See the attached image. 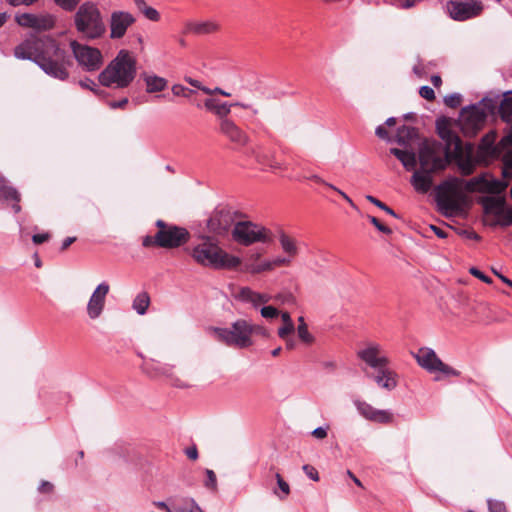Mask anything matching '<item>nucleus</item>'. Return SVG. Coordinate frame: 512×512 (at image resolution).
Wrapping results in <instances>:
<instances>
[{
    "mask_svg": "<svg viewBox=\"0 0 512 512\" xmlns=\"http://www.w3.org/2000/svg\"><path fill=\"white\" fill-rule=\"evenodd\" d=\"M219 131L230 142L238 145L245 146L249 142V136L243 131L233 120L225 119L219 123Z\"/></svg>",
    "mask_w": 512,
    "mask_h": 512,
    "instance_id": "21",
    "label": "nucleus"
},
{
    "mask_svg": "<svg viewBox=\"0 0 512 512\" xmlns=\"http://www.w3.org/2000/svg\"><path fill=\"white\" fill-rule=\"evenodd\" d=\"M488 507L489 512H507L505 504L500 501L489 500Z\"/></svg>",
    "mask_w": 512,
    "mask_h": 512,
    "instance_id": "51",
    "label": "nucleus"
},
{
    "mask_svg": "<svg viewBox=\"0 0 512 512\" xmlns=\"http://www.w3.org/2000/svg\"><path fill=\"white\" fill-rule=\"evenodd\" d=\"M437 132L439 137L445 141V150L448 152H451V149L454 148L459 149V145L463 143L459 135L449 127L447 120L437 122Z\"/></svg>",
    "mask_w": 512,
    "mask_h": 512,
    "instance_id": "23",
    "label": "nucleus"
},
{
    "mask_svg": "<svg viewBox=\"0 0 512 512\" xmlns=\"http://www.w3.org/2000/svg\"><path fill=\"white\" fill-rule=\"evenodd\" d=\"M486 117L485 111L475 105L463 108L460 113L459 123L464 136H476L483 128Z\"/></svg>",
    "mask_w": 512,
    "mask_h": 512,
    "instance_id": "12",
    "label": "nucleus"
},
{
    "mask_svg": "<svg viewBox=\"0 0 512 512\" xmlns=\"http://www.w3.org/2000/svg\"><path fill=\"white\" fill-rule=\"evenodd\" d=\"M403 148H414V144L420 141L416 128L410 126H402L397 130L394 139Z\"/></svg>",
    "mask_w": 512,
    "mask_h": 512,
    "instance_id": "26",
    "label": "nucleus"
},
{
    "mask_svg": "<svg viewBox=\"0 0 512 512\" xmlns=\"http://www.w3.org/2000/svg\"><path fill=\"white\" fill-rule=\"evenodd\" d=\"M502 161L506 168L512 169V150L503 155Z\"/></svg>",
    "mask_w": 512,
    "mask_h": 512,
    "instance_id": "64",
    "label": "nucleus"
},
{
    "mask_svg": "<svg viewBox=\"0 0 512 512\" xmlns=\"http://www.w3.org/2000/svg\"><path fill=\"white\" fill-rule=\"evenodd\" d=\"M17 23L22 27L38 31L50 30L54 26V19L50 15H35L24 13L16 16Z\"/></svg>",
    "mask_w": 512,
    "mask_h": 512,
    "instance_id": "20",
    "label": "nucleus"
},
{
    "mask_svg": "<svg viewBox=\"0 0 512 512\" xmlns=\"http://www.w3.org/2000/svg\"><path fill=\"white\" fill-rule=\"evenodd\" d=\"M357 356L372 368L380 369L388 366L389 359L382 355L378 344H369L365 349L360 350Z\"/></svg>",
    "mask_w": 512,
    "mask_h": 512,
    "instance_id": "22",
    "label": "nucleus"
},
{
    "mask_svg": "<svg viewBox=\"0 0 512 512\" xmlns=\"http://www.w3.org/2000/svg\"><path fill=\"white\" fill-rule=\"evenodd\" d=\"M418 159L422 172L432 174L446 168L451 160V152L445 150L443 156L441 143L423 140L419 143Z\"/></svg>",
    "mask_w": 512,
    "mask_h": 512,
    "instance_id": "6",
    "label": "nucleus"
},
{
    "mask_svg": "<svg viewBox=\"0 0 512 512\" xmlns=\"http://www.w3.org/2000/svg\"><path fill=\"white\" fill-rule=\"evenodd\" d=\"M482 204L486 213L497 214L502 213L505 209V198L503 197H484Z\"/></svg>",
    "mask_w": 512,
    "mask_h": 512,
    "instance_id": "30",
    "label": "nucleus"
},
{
    "mask_svg": "<svg viewBox=\"0 0 512 512\" xmlns=\"http://www.w3.org/2000/svg\"><path fill=\"white\" fill-rule=\"evenodd\" d=\"M303 471L305 472V474L310 478L312 479L313 481H318L319 480V474H318V471L311 465L309 464H306L303 466Z\"/></svg>",
    "mask_w": 512,
    "mask_h": 512,
    "instance_id": "57",
    "label": "nucleus"
},
{
    "mask_svg": "<svg viewBox=\"0 0 512 512\" xmlns=\"http://www.w3.org/2000/svg\"><path fill=\"white\" fill-rule=\"evenodd\" d=\"M297 334L299 339L307 345H311L315 342V338L309 332L308 325L306 324L305 319L302 316L298 318Z\"/></svg>",
    "mask_w": 512,
    "mask_h": 512,
    "instance_id": "34",
    "label": "nucleus"
},
{
    "mask_svg": "<svg viewBox=\"0 0 512 512\" xmlns=\"http://www.w3.org/2000/svg\"><path fill=\"white\" fill-rule=\"evenodd\" d=\"M390 153L402 163L406 170L410 171L416 168L417 154L415 148H391Z\"/></svg>",
    "mask_w": 512,
    "mask_h": 512,
    "instance_id": "27",
    "label": "nucleus"
},
{
    "mask_svg": "<svg viewBox=\"0 0 512 512\" xmlns=\"http://www.w3.org/2000/svg\"><path fill=\"white\" fill-rule=\"evenodd\" d=\"M295 331L294 324H283L277 331L278 336L281 339H287Z\"/></svg>",
    "mask_w": 512,
    "mask_h": 512,
    "instance_id": "47",
    "label": "nucleus"
},
{
    "mask_svg": "<svg viewBox=\"0 0 512 512\" xmlns=\"http://www.w3.org/2000/svg\"><path fill=\"white\" fill-rule=\"evenodd\" d=\"M444 103L450 108H457L462 103V96L458 93H453L444 97Z\"/></svg>",
    "mask_w": 512,
    "mask_h": 512,
    "instance_id": "43",
    "label": "nucleus"
},
{
    "mask_svg": "<svg viewBox=\"0 0 512 512\" xmlns=\"http://www.w3.org/2000/svg\"><path fill=\"white\" fill-rule=\"evenodd\" d=\"M274 269L272 261H265L259 264L246 263L244 270L252 274H258L264 271H270Z\"/></svg>",
    "mask_w": 512,
    "mask_h": 512,
    "instance_id": "38",
    "label": "nucleus"
},
{
    "mask_svg": "<svg viewBox=\"0 0 512 512\" xmlns=\"http://www.w3.org/2000/svg\"><path fill=\"white\" fill-rule=\"evenodd\" d=\"M496 138L497 133L495 131H490L482 137L476 153L477 160L480 163L488 164L491 160L501 156V147L495 144Z\"/></svg>",
    "mask_w": 512,
    "mask_h": 512,
    "instance_id": "16",
    "label": "nucleus"
},
{
    "mask_svg": "<svg viewBox=\"0 0 512 512\" xmlns=\"http://www.w3.org/2000/svg\"><path fill=\"white\" fill-rule=\"evenodd\" d=\"M138 9L151 21H158L160 19L158 11L147 6L146 3H144V7H139Z\"/></svg>",
    "mask_w": 512,
    "mask_h": 512,
    "instance_id": "44",
    "label": "nucleus"
},
{
    "mask_svg": "<svg viewBox=\"0 0 512 512\" xmlns=\"http://www.w3.org/2000/svg\"><path fill=\"white\" fill-rule=\"evenodd\" d=\"M149 304V294L147 292H141L135 297L133 301V308L137 311L138 314L143 315L146 313Z\"/></svg>",
    "mask_w": 512,
    "mask_h": 512,
    "instance_id": "36",
    "label": "nucleus"
},
{
    "mask_svg": "<svg viewBox=\"0 0 512 512\" xmlns=\"http://www.w3.org/2000/svg\"><path fill=\"white\" fill-rule=\"evenodd\" d=\"M499 147H501V155L503 154L504 150L508 147H512V130L508 132L507 135H505L498 143Z\"/></svg>",
    "mask_w": 512,
    "mask_h": 512,
    "instance_id": "54",
    "label": "nucleus"
},
{
    "mask_svg": "<svg viewBox=\"0 0 512 512\" xmlns=\"http://www.w3.org/2000/svg\"><path fill=\"white\" fill-rule=\"evenodd\" d=\"M497 221L495 225H500L502 227H508L512 225V208L504 209L502 213L497 214Z\"/></svg>",
    "mask_w": 512,
    "mask_h": 512,
    "instance_id": "40",
    "label": "nucleus"
},
{
    "mask_svg": "<svg viewBox=\"0 0 512 512\" xmlns=\"http://www.w3.org/2000/svg\"><path fill=\"white\" fill-rule=\"evenodd\" d=\"M142 371L150 378H157L167 375V369L155 364L154 362H145L142 365Z\"/></svg>",
    "mask_w": 512,
    "mask_h": 512,
    "instance_id": "37",
    "label": "nucleus"
},
{
    "mask_svg": "<svg viewBox=\"0 0 512 512\" xmlns=\"http://www.w3.org/2000/svg\"><path fill=\"white\" fill-rule=\"evenodd\" d=\"M415 358L419 366L430 373L438 371L449 377H458L461 374L460 371L442 362L435 351L430 348H420L415 354Z\"/></svg>",
    "mask_w": 512,
    "mask_h": 512,
    "instance_id": "11",
    "label": "nucleus"
},
{
    "mask_svg": "<svg viewBox=\"0 0 512 512\" xmlns=\"http://www.w3.org/2000/svg\"><path fill=\"white\" fill-rule=\"evenodd\" d=\"M231 108L232 105H229V103L219 101L216 105L214 114L220 119V121L229 119L227 116L230 114Z\"/></svg>",
    "mask_w": 512,
    "mask_h": 512,
    "instance_id": "41",
    "label": "nucleus"
},
{
    "mask_svg": "<svg viewBox=\"0 0 512 512\" xmlns=\"http://www.w3.org/2000/svg\"><path fill=\"white\" fill-rule=\"evenodd\" d=\"M14 56L34 61L46 74L59 80L69 77L68 67L72 60L68 52L53 38L30 37L17 45Z\"/></svg>",
    "mask_w": 512,
    "mask_h": 512,
    "instance_id": "1",
    "label": "nucleus"
},
{
    "mask_svg": "<svg viewBox=\"0 0 512 512\" xmlns=\"http://www.w3.org/2000/svg\"><path fill=\"white\" fill-rule=\"evenodd\" d=\"M235 225V213L229 208L216 209L207 221L208 230L218 236L225 235Z\"/></svg>",
    "mask_w": 512,
    "mask_h": 512,
    "instance_id": "15",
    "label": "nucleus"
},
{
    "mask_svg": "<svg viewBox=\"0 0 512 512\" xmlns=\"http://www.w3.org/2000/svg\"><path fill=\"white\" fill-rule=\"evenodd\" d=\"M109 290V284L103 282L100 283L93 291L87 304V314L90 319H97L102 314Z\"/></svg>",
    "mask_w": 512,
    "mask_h": 512,
    "instance_id": "19",
    "label": "nucleus"
},
{
    "mask_svg": "<svg viewBox=\"0 0 512 512\" xmlns=\"http://www.w3.org/2000/svg\"><path fill=\"white\" fill-rule=\"evenodd\" d=\"M191 256L198 264L215 269H236L242 263L239 257L225 252L209 236L201 237V242L192 249Z\"/></svg>",
    "mask_w": 512,
    "mask_h": 512,
    "instance_id": "3",
    "label": "nucleus"
},
{
    "mask_svg": "<svg viewBox=\"0 0 512 512\" xmlns=\"http://www.w3.org/2000/svg\"><path fill=\"white\" fill-rule=\"evenodd\" d=\"M39 492L49 494L54 490V486L52 483L48 481H42L40 486L38 487Z\"/></svg>",
    "mask_w": 512,
    "mask_h": 512,
    "instance_id": "61",
    "label": "nucleus"
},
{
    "mask_svg": "<svg viewBox=\"0 0 512 512\" xmlns=\"http://www.w3.org/2000/svg\"><path fill=\"white\" fill-rule=\"evenodd\" d=\"M469 272L476 278L482 280L483 282L487 283V284H491L492 283V279L488 276H486L482 271H480L478 268L476 267H472L469 269Z\"/></svg>",
    "mask_w": 512,
    "mask_h": 512,
    "instance_id": "56",
    "label": "nucleus"
},
{
    "mask_svg": "<svg viewBox=\"0 0 512 512\" xmlns=\"http://www.w3.org/2000/svg\"><path fill=\"white\" fill-rule=\"evenodd\" d=\"M178 512H203L193 499L187 502L185 507H179Z\"/></svg>",
    "mask_w": 512,
    "mask_h": 512,
    "instance_id": "53",
    "label": "nucleus"
},
{
    "mask_svg": "<svg viewBox=\"0 0 512 512\" xmlns=\"http://www.w3.org/2000/svg\"><path fill=\"white\" fill-rule=\"evenodd\" d=\"M499 116L506 123L511 122L512 118V97L505 96L500 102L498 109Z\"/></svg>",
    "mask_w": 512,
    "mask_h": 512,
    "instance_id": "35",
    "label": "nucleus"
},
{
    "mask_svg": "<svg viewBox=\"0 0 512 512\" xmlns=\"http://www.w3.org/2000/svg\"><path fill=\"white\" fill-rule=\"evenodd\" d=\"M207 479L205 481V486L213 491L217 489V479L214 471L207 469L206 470Z\"/></svg>",
    "mask_w": 512,
    "mask_h": 512,
    "instance_id": "48",
    "label": "nucleus"
},
{
    "mask_svg": "<svg viewBox=\"0 0 512 512\" xmlns=\"http://www.w3.org/2000/svg\"><path fill=\"white\" fill-rule=\"evenodd\" d=\"M451 158H453L460 172L463 176H469L474 173L477 164H481L477 160V154L474 155V145L472 143H463L458 148H454L451 152Z\"/></svg>",
    "mask_w": 512,
    "mask_h": 512,
    "instance_id": "14",
    "label": "nucleus"
},
{
    "mask_svg": "<svg viewBox=\"0 0 512 512\" xmlns=\"http://www.w3.org/2000/svg\"><path fill=\"white\" fill-rule=\"evenodd\" d=\"M136 59L125 49L99 74V82L105 87L123 89L128 87L136 77Z\"/></svg>",
    "mask_w": 512,
    "mask_h": 512,
    "instance_id": "2",
    "label": "nucleus"
},
{
    "mask_svg": "<svg viewBox=\"0 0 512 512\" xmlns=\"http://www.w3.org/2000/svg\"><path fill=\"white\" fill-rule=\"evenodd\" d=\"M482 176L470 179L465 184V189L468 192L479 191L481 192Z\"/></svg>",
    "mask_w": 512,
    "mask_h": 512,
    "instance_id": "46",
    "label": "nucleus"
},
{
    "mask_svg": "<svg viewBox=\"0 0 512 512\" xmlns=\"http://www.w3.org/2000/svg\"><path fill=\"white\" fill-rule=\"evenodd\" d=\"M234 297L240 301L251 303L253 306L266 304L271 300V296L264 293H258L249 287H241L234 294Z\"/></svg>",
    "mask_w": 512,
    "mask_h": 512,
    "instance_id": "25",
    "label": "nucleus"
},
{
    "mask_svg": "<svg viewBox=\"0 0 512 512\" xmlns=\"http://www.w3.org/2000/svg\"><path fill=\"white\" fill-rule=\"evenodd\" d=\"M261 316L265 319H274L280 315V311L273 306H264L260 310Z\"/></svg>",
    "mask_w": 512,
    "mask_h": 512,
    "instance_id": "45",
    "label": "nucleus"
},
{
    "mask_svg": "<svg viewBox=\"0 0 512 512\" xmlns=\"http://www.w3.org/2000/svg\"><path fill=\"white\" fill-rule=\"evenodd\" d=\"M143 79L148 93L161 92L167 86V80L156 75L143 74Z\"/></svg>",
    "mask_w": 512,
    "mask_h": 512,
    "instance_id": "31",
    "label": "nucleus"
},
{
    "mask_svg": "<svg viewBox=\"0 0 512 512\" xmlns=\"http://www.w3.org/2000/svg\"><path fill=\"white\" fill-rule=\"evenodd\" d=\"M382 388L391 391L397 386V374L388 368V366L377 369L376 374H367Z\"/></svg>",
    "mask_w": 512,
    "mask_h": 512,
    "instance_id": "24",
    "label": "nucleus"
},
{
    "mask_svg": "<svg viewBox=\"0 0 512 512\" xmlns=\"http://www.w3.org/2000/svg\"><path fill=\"white\" fill-rule=\"evenodd\" d=\"M368 219L371 222V224H373L380 232H382L384 234H391L392 233V230L389 227H387L386 225L382 224L378 220V218H376L374 216H368Z\"/></svg>",
    "mask_w": 512,
    "mask_h": 512,
    "instance_id": "50",
    "label": "nucleus"
},
{
    "mask_svg": "<svg viewBox=\"0 0 512 512\" xmlns=\"http://www.w3.org/2000/svg\"><path fill=\"white\" fill-rule=\"evenodd\" d=\"M157 232L154 236L146 235L143 237L142 245L145 248L153 246L173 249L178 248L190 239V233L186 228L179 227L173 224H169L161 219L155 223Z\"/></svg>",
    "mask_w": 512,
    "mask_h": 512,
    "instance_id": "5",
    "label": "nucleus"
},
{
    "mask_svg": "<svg viewBox=\"0 0 512 512\" xmlns=\"http://www.w3.org/2000/svg\"><path fill=\"white\" fill-rule=\"evenodd\" d=\"M70 47L78 65L85 71H96L103 65V55L98 48L81 44L76 40L70 42Z\"/></svg>",
    "mask_w": 512,
    "mask_h": 512,
    "instance_id": "10",
    "label": "nucleus"
},
{
    "mask_svg": "<svg viewBox=\"0 0 512 512\" xmlns=\"http://www.w3.org/2000/svg\"><path fill=\"white\" fill-rule=\"evenodd\" d=\"M233 239L244 246L256 242L268 243L272 241V233L265 227L251 221L236 222L232 230Z\"/></svg>",
    "mask_w": 512,
    "mask_h": 512,
    "instance_id": "9",
    "label": "nucleus"
},
{
    "mask_svg": "<svg viewBox=\"0 0 512 512\" xmlns=\"http://www.w3.org/2000/svg\"><path fill=\"white\" fill-rule=\"evenodd\" d=\"M135 17L125 11H114L109 20L110 38L121 39L125 36L128 28L135 23Z\"/></svg>",
    "mask_w": 512,
    "mask_h": 512,
    "instance_id": "17",
    "label": "nucleus"
},
{
    "mask_svg": "<svg viewBox=\"0 0 512 512\" xmlns=\"http://www.w3.org/2000/svg\"><path fill=\"white\" fill-rule=\"evenodd\" d=\"M57 5L67 11H72L79 4L80 0H54Z\"/></svg>",
    "mask_w": 512,
    "mask_h": 512,
    "instance_id": "49",
    "label": "nucleus"
},
{
    "mask_svg": "<svg viewBox=\"0 0 512 512\" xmlns=\"http://www.w3.org/2000/svg\"><path fill=\"white\" fill-rule=\"evenodd\" d=\"M73 22L77 32L87 40L99 39L106 33L103 15L93 2L81 4L73 16Z\"/></svg>",
    "mask_w": 512,
    "mask_h": 512,
    "instance_id": "4",
    "label": "nucleus"
},
{
    "mask_svg": "<svg viewBox=\"0 0 512 512\" xmlns=\"http://www.w3.org/2000/svg\"><path fill=\"white\" fill-rule=\"evenodd\" d=\"M218 102H219V100H217L215 98H208L205 100L204 106L208 111H211L214 113Z\"/></svg>",
    "mask_w": 512,
    "mask_h": 512,
    "instance_id": "63",
    "label": "nucleus"
},
{
    "mask_svg": "<svg viewBox=\"0 0 512 512\" xmlns=\"http://www.w3.org/2000/svg\"><path fill=\"white\" fill-rule=\"evenodd\" d=\"M366 199L374 204L375 206H377L378 208H380L381 210L385 211L386 213H388L389 215L393 216V217H398V215L394 212V210H392L390 207H388L385 203H383L382 201H380L379 199H377L376 197L372 196V195H367L366 196Z\"/></svg>",
    "mask_w": 512,
    "mask_h": 512,
    "instance_id": "42",
    "label": "nucleus"
},
{
    "mask_svg": "<svg viewBox=\"0 0 512 512\" xmlns=\"http://www.w3.org/2000/svg\"><path fill=\"white\" fill-rule=\"evenodd\" d=\"M375 133L379 138L383 140H387L389 142L392 141V138L389 136L387 129L383 125L378 126Z\"/></svg>",
    "mask_w": 512,
    "mask_h": 512,
    "instance_id": "60",
    "label": "nucleus"
},
{
    "mask_svg": "<svg viewBox=\"0 0 512 512\" xmlns=\"http://www.w3.org/2000/svg\"><path fill=\"white\" fill-rule=\"evenodd\" d=\"M419 94L422 98L426 99L427 101H432L435 99L434 90L429 86H422L419 90Z\"/></svg>",
    "mask_w": 512,
    "mask_h": 512,
    "instance_id": "55",
    "label": "nucleus"
},
{
    "mask_svg": "<svg viewBox=\"0 0 512 512\" xmlns=\"http://www.w3.org/2000/svg\"><path fill=\"white\" fill-rule=\"evenodd\" d=\"M447 10L454 20L464 21L478 16L483 6L476 0H451L447 3Z\"/></svg>",
    "mask_w": 512,
    "mask_h": 512,
    "instance_id": "13",
    "label": "nucleus"
},
{
    "mask_svg": "<svg viewBox=\"0 0 512 512\" xmlns=\"http://www.w3.org/2000/svg\"><path fill=\"white\" fill-rule=\"evenodd\" d=\"M276 480L280 490L285 494V496L289 495V484L282 478V476L279 473H276Z\"/></svg>",
    "mask_w": 512,
    "mask_h": 512,
    "instance_id": "59",
    "label": "nucleus"
},
{
    "mask_svg": "<svg viewBox=\"0 0 512 512\" xmlns=\"http://www.w3.org/2000/svg\"><path fill=\"white\" fill-rule=\"evenodd\" d=\"M219 28V24L214 21L190 22L186 25V33L198 36L209 35L217 32Z\"/></svg>",
    "mask_w": 512,
    "mask_h": 512,
    "instance_id": "28",
    "label": "nucleus"
},
{
    "mask_svg": "<svg viewBox=\"0 0 512 512\" xmlns=\"http://www.w3.org/2000/svg\"><path fill=\"white\" fill-rule=\"evenodd\" d=\"M279 241L283 251L290 257H295L298 254V248L295 239L286 234L283 230L279 231Z\"/></svg>",
    "mask_w": 512,
    "mask_h": 512,
    "instance_id": "33",
    "label": "nucleus"
},
{
    "mask_svg": "<svg viewBox=\"0 0 512 512\" xmlns=\"http://www.w3.org/2000/svg\"><path fill=\"white\" fill-rule=\"evenodd\" d=\"M354 405L359 414L368 421L379 424H390L394 421V416L391 412L377 409L366 401L355 400Z\"/></svg>",
    "mask_w": 512,
    "mask_h": 512,
    "instance_id": "18",
    "label": "nucleus"
},
{
    "mask_svg": "<svg viewBox=\"0 0 512 512\" xmlns=\"http://www.w3.org/2000/svg\"><path fill=\"white\" fill-rule=\"evenodd\" d=\"M430 175L431 174L422 172V170H415L411 178V183L417 191L426 193L432 186V177Z\"/></svg>",
    "mask_w": 512,
    "mask_h": 512,
    "instance_id": "29",
    "label": "nucleus"
},
{
    "mask_svg": "<svg viewBox=\"0 0 512 512\" xmlns=\"http://www.w3.org/2000/svg\"><path fill=\"white\" fill-rule=\"evenodd\" d=\"M250 328H251V336L253 334H258V335H260L262 337H268L269 336L268 330L265 327L261 326V325H256V324L250 323Z\"/></svg>",
    "mask_w": 512,
    "mask_h": 512,
    "instance_id": "58",
    "label": "nucleus"
},
{
    "mask_svg": "<svg viewBox=\"0 0 512 512\" xmlns=\"http://www.w3.org/2000/svg\"><path fill=\"white\" fill-rule=\"evenodd\" d=\"M216 338L228 346L243 349L253 344L250 322L239 319L231 328H214Z\"/></svg>",
    "mask_w": 512,
    "mask_h": 512,
    "instance_id": "8",
    "label": "nucleus"
},
{
    "mask_svg": "<svg viewBox=\"0 0 512 512\" xmlns=\"http://www.w3.org/2000/svg\"><path fill=\"white\" fill-rule=\"evenodd\" d=\"M1 199L20 202L21 196L14 187L2 185L0 187V200Z\"/></svg>",
    "mask_w": 512,
    "mask_h": 512,
    "instance_id": "39",
    "label": "nucleus"
},
{
    "mask_svg": "<svg viewBox=\"0 0 512 512\" xmlns=\"http://www.w3.org/2000/svg\"><path fill=\"white\" fill-rule=\"evenodd\" d=\"M463 181L452 178L442 182L436 189L437 203L446 211L459 212L466 203V195L461 191Z\"/></svg>",
    "mask_w": 512,
    "mask_h": 512,
    "instance_id": "7",
    "label": "nucleus"
},
{
    "mask_svg": "<svg viewBox=\"0 0 512 512\" xmlns=\"http://www.w3.org/2000/svg\"><path fill=\"white\" fill-rule=\"evenodd\" d=\"M172 92L175 96H184L189 97L190 94L193 93L192 90H189L188 88L184 87L183 85L176 84L172 87Z\"/></svg>",
    "mask_w": 512,
    "mask_h": 512,
    "instance_id": "52",
    "label": "nucleus"
},
{
    "mask_svg": "<svg viewBox=\"0 0 512 512\" xmlns=\"http://www.w3.org/2000/svg\"><path fill=\"white\" fill-rule=\"evenodd\" d=\"M49 239H50L49 233L35 234L32 237V241L37 245L42 244V243L48 241Z\"/></svg>",
    "mask_w": 512,
    "mask_h": 512,
    "instance_id": "62",
    "label": "nucleus"
},
{
    "mask_svg": "<svg viewBox=\"0 0 512 512\" xmlns=\"http://www.w3.org/2000/svg\"><path fill=\"white\" fill-rule=\"evenodd\" d=\"M507 186V182L497 179L487 180L485 177L482 176V193L500 194L506 190Z\"/></svg>",
    "mask_w": 512,
    "mask_h": 512,
    "instance_id": "32",
    "label": "nucleus"
}]
</instances>
